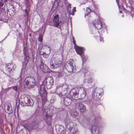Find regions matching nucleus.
Wrapping results in <instances>:
<instances>
[{"label":"nucleus","instance_id":"4468645a","mask_svg":"<svg viewBox=\"0 0 134 134\" xmlns=\"http://www.w3.org/2000/svg\"><path fill=\"white\" fill-rule=\"evenodd\" d=\"M92 24L97 29H100L102 27V24L99 20L93 21Z\"/></svg>","mask_w":134,"mask_h":134},{"label":"nucleus","instance_id":"c03bdc74","mask_svg":"<svg viewBox=\"0 0 134 134\" xmlns=\"http://www.w3.org/2000/svg\"><path fill=\"white\" fill-rule=\"evenodd\" d=\"M42 99L44 102H45L46 101V97H44V98H42Z\"/></svg>","mask_w":134,"mask_h":134},{"label":"nucleus","instance_id":"9d476101","mask_svg":"<svg viewBox=\"0 0 134 134\" xmlns=\"http://www.w3.org/2000/svg\"><path fill=\"white\" fill-rule=\"evenodd\" d=\"M53 84V80L51 77H48L46 79V85L47 88L50 89Z\"/></svg>","mask_w":134,"mask_h":134},{"label":"nucleus","instance_id":"09e8293b","mask_svg":"<svg viewBox=\"0 0 134 134\" xmlns=\"http://www.w3.org/2000/svg\"><path fill=\"white\" fill-rule=\"evenodd\" d=\"M29 35H30V36L31 35V34H29Z\"/></svg>","mask_w":134,"mask_h":134},{"label":"nucleus","instance_id":"79ce46f5","mask_svg":"<svg viewBox=\"0 0 134 134\" xmlns=\"http://www.w3.org/2000/svg\"><path fill=\"white\" fill-rule=\"evenodd\" d=\"M72 37H73V44L74 45V46L75 47V46H77L76 44L75 41L74 40V37L73 36Z\"/></svg>","mask_w":134,"mask_h":134},{"label":"nucleus","instance_id":"49530a36","mask_svg":"<svg viewBox=\"0 0 134 134\" xmlns=\"http://www.w3.org/2000/svg\"><path fill=\"white\" fill-rule=\"evenodd\" d=\"M119 12L120 13H121L122 12L121 10H120L119 11Z\"/></svg>","mask_w":134,"mask_h":134},{"label":"nucleus","instance_id":"a18cd8bd","mask_svg":"<svg viewBox=\"0 0 134 134\" xmlns=\"http://www.w3.org/2000/svg\"><path fill=\"white\" fill-rule=\"evenodd\" d=\"M116 1L118 7L119 8V5L118 0H116Z\"/></svg>","mask_w":134,"mask_h":134},{"label":"nucleus","instance_id":"de8ad7c7","mask_svg":"<svg viewBox=\"0 0 134 134\" xmlns=\"http://www.w3.org/2000/svg\"><path fill=\"white\" fill-rule=\"evenodd\" d=\"M48 48H50V47H49V46H48Z\"/></svg>","mask_w":134,"mask_h":134},{"label":"nucleus","instance_id":"0eeeda50","mask_svg":"<svg viewBox=\"0 0 134 134\" xmlns=\"http://www.w3.org/2000/svg\"><path fill=\"white\" fill-rule=\"evenodd\" d=\"M101 119L99 117L96 118L95 122L92 126L91 131L92 134H99V130L97 127V124H99L100 121Z\"/></svg>","mask_w":134,"mask_h":134},{"label":"nucleus","instance_id":"c756f323","mask_svg":"<svg viewBox=\"0 0 134 134\" xmlns=\"http://www.w3.org/2000/svg\"><path fill=\"white\" fill-rule=\"evenodd\" d=\"M91 12V10L89 8H86V12L85 14V17H86V15L87 16Z\"/></svg>","mask_w":134,"mask_h":134},{"label":"nucleus","instance_id":"4c0bfd02","mask_svg":"<svg viewBox=\"0 0 134 134\" xmlns=\"http://www.w3.org/2000/svg\"><path fill=\"white\" fill-rule=\"evenodd\" d=\"M4 1L9 3L10 4H12V0H4Z\"/></svg>","mask_w":134,"mask_h":134},{"label":"nucleus","instance_id":"bb28decb","mask_svg":"<svg viewBox=\"0 0 134 134\" xmlns=\"http://www.w3.org/2000/svg\"><path fill=\"white\" fill-rule=\"evenodd\" d=\"M57 72L58 73V76L59 77H61L63 76L64 74V71L63 70H62L61 71Z\"/></svg>","mask_w":134,"mask_h":134},{"label":"nucleus","instance_id":"3c124183","mask_svg":"<svg viewBox=\"0 0 134 134\" xmlns=\"http://www.w3.org/2000/svg\"><path fill=\"white\" fill-rule=\"evenodd\" d=\"M72 123H70V124H72Z\"/></svg>","mask_w":134,"mask_h":134},{"label":"nucleus","instance_id":"603ef678","mask_svg":"<svg viewBox=\"0 0 134 134\" xmlns=\"http://www.w3.org/2000/svg\"><path fill=\"white\" fill-rule=\"evenodd\" d=\"M49 51H50V49H49Z\"/></svg>","mask_w":134,"mask_h":134},{"label":"nucleus","instance_id":"2f4dec72","mask_svg":"<svg viewBox=\"0 0 134 134\" xmlns=\"http://www.w3.org/2000/svg\"><path fill=\"white\" fill-rule=\"evenodd\" d=\"M57 6L58 4H55V3L54 4L52 7V11L54 12V10H56Z\"/></svg>","mask_w":134,"mask_h":134},{"label":"nucleus","instance_id":"c9c22d12","mask_svg":"<svg viewBox=\"0 0 134 134\" xmlns=\"http://www.w3.org/2000/svg\"><path fill=\"white\" fill-rule=\"evenodd\" d=\"M42 55L43 57L46 58H47L48 57V55L46 54L45 53H42Z\"/></svg>","mask_w":134,"mask_h":134},{"label":"nucleus","instance_id":"473e14b6","mask_svg":"<svg viewBox=\"0 0 134 134\" xmlns=\"http://www.w3.org/2000/svg\"><path fill=\"white\" fill-rule=\"evenodd\" d=\"M91 34H95L94 35V36L96 38H97V36L98 37L99 35V33L98 31L96 32V33H95V32H93L91 31Z\"/></svg>","mask_w":134,"mask_h":134},{"label":"nucleus","instance_id":"cd10ccee","mask_svg":"<svg viewBox=\"0 0 134 134\" xmlns=\"http://www.w3.org/2000/svg\"><path fill=\"white\" fill-rule=\"evenodd\" d=\"M68 134H78V132L77 130L76 129H74L72 132H68Z\"/></svg>","mask_w":134,"mask_h":134},{"label":"nucleus","instance_id":"58836bf2","mask_svg":"<svg viewBox=\"0 0 134 134\" xmlns=\"http://www.w3.org/2000/svg\"><path fill=\"white\" fill-rule=\"evenodd\" d=\"M24 59L26 61H27L29 59L28 55H24Z\"/></svg>","mask_w":134,"mask_h":134},{"label":"nucleus","instance_id":"9b49d317","mask_svg":"<svg viewBox=\"0 0 134 134\" xmlns=\"http://www.w3.org/2000/svg\"><path fill=\"white\" fill-rule=\"evenodd\" d=\"M59 16L58 15H57L55 16L54 17L53 21L52 24H51V25L56 27L59 26L61 22L59 20Z\"/></svg>","mask_w":134,"mask_h":134},{"label":"nucleus","instance_id":"e433bc0d","mask_svg":"<svg viewBox=\"0 0 134 134\" xmlns=\"http://www.w3.org/2000/svg\"><path fill=\"white\" fill-rule=\"evenodd\" d=\"M74 116V117H76L78 115V114L76 111H75L73 113Z\"/></svg>","mask_w":134,"mask_h":134},{"label":"nucleus","instance_id":"37998d69","mask_svg":"<svg viewBox=\"0 0 134 134\" xmlns=\"http://www.w3.org/2000/svg\"><path fill=\"white\" fill-rule=\"evenodd\" d=\"M100 41L101 42H103L104 40H103V38L102 37H101L100 36Z\"/></svg>","mask_w":134,"mask_h":134},{"label":"nucleus","instance_id":"39448f33","mask_svg":"<svg viewBox=\"0 0 134 134\" xmlns=\"http://www.w3.org/2000/svg\"><path fill=\"white\" fill-rule=\"evenodd\" d=\"M23 84L25 86L30 88L36 85V82L33 77H28L24 80Z\"/></svg>","mask_w":134,"mask_h":134},{"label":"nucleus","instance_id":"6e6552de","mask_svg":"<svg viewBox=\"0 0 134 134\" xmlns=\"http://www.w3.org/2000/svg\"><path fill=\"white\" fill-rule=\"evenodd\" d=\"M103 90L102 88L96 89L92 94V98L94 100H98L101 98Z\"/></svg>","mask_w":134,"mask_h":134},{"label":"nucleus","instance_id":"7ed1b4c3","mask_svg":"<svg viewBox=\"0 0 134 134\" xmlns=\"http://www.w3.org/2000/svg\"><path fill=\"white\" fill-rule=\"evenodd\" d=\"M7 11V14H9L10 16H13L15 14L14 10L11 9L8 10L7 6L4 4L3 2H0V14H4L6 13L5 10Z\"/></svg>","mask_w":134,"mask_h":134},{"label":"nucleus","instance_id":"2eb2a0df","mask_svg":"<svg viewBox=\"0 0 134 134\" xmlns=\"http://www.w3.org/2000/svg\"><path fill=\"white\" fill-rule=\"evenodd\" d=\"M40 67L42 71L45 73H49L51 72L50 69L42 62H41Z\"/></svg>","mask_w":134,"mask_h":134},{"label":"nucleus","instance_id":"6ab92c4d","mask_svg":"<svg viewBox=\"0 0 134 134\" xmlns=\"http://www.w3.org/2000/svg\"><path fill=\"white\" fill-rule=\"evenodd\" d=\"M66 69L69 72L73 73L74 71H75V68L74 65L67 66Z\"/></svg>","mask_w":134,"mask_h":134},{"label":"nucleus","instance_id":"b1692460","mask_svg":"<svg viewBox=\"0 0 134 134\" xmlns=\"http://www.w3.org/2000/svg\"><path fill=\"white\" fill-rule=\"evenodd\" d=\"M81 89L82 90L83 93L81 94V99H83L84 98L86 95V92L84 88L82 87Z\"/></svg>","mask_w":134,"mask_h":134},{"label":"nucleus","instance_id":"412c9836","mask_svg":"<svg viewBox=\"0 0 134 134\" xmlns=\"http://www.w3.org/2000/svg\"><path fill=\"white\" fill-rule=\"evenodd\" d=\"M79 107L81 112H83L85 111L86 109L85 107L83 104L80 103L79 104Z\"/></svg>","mask_w":134,"mask_h":134},{"label":"nucleus","instance_id":"f257e3e1","mask_svg":"<svg viewBox=\"0 0 134 134\" xmlns=\"http://www.w3.org/2000/svg\"><path fill=\"white\" fill-rule=\"evenodd\" d=\"M68 90V85L64 84L58 87L56 91L57 94L59 97L66 96V97L63 98V104L66 106L70 105L73 101V99L70 97H69L67 95L66 93Z\"/></svg>","mask_w":134,"mask_h":134},{"label":"nucleus","instance_id":"a878e982","mask_svg":"<svg viewBox=\"0 0 134 134\" xmlns=\"http://www.w3.org/2000/svg\"><path fill=\"white\" fill-rule=\"evenodd\" d=\"M73 62V60L72 59H70L67 62L66 65L67 66L69 65H74Z\"/></svg>","mask_w":134,"mask_h":134},{"label":"nucleus","instance_id":"72a5a7b5","mask_svg":"<svg viewBox=\"0 0 134 134\" xmlns=\"http://www.w3.org/2000/svg\"><path fill=\"white\" fill-rule=\"evenodd\" d=\"M38 41L40 42H42V35L41 34L39 35L38 38Z\"/></svg>","mask_w":134,"mask_h":134},{"label":"nucleus","instance_id":"f3484780","mask_svg":"<svg viewBox=\"0 0 134 134\" xmlns=\"http://www.w3.org/2000/svg\"><path fill=\"white\" fill-rule=\"evenodd\" d=\"M71 4H68V11L70 15H74V12H75V7L72 8L71 7Z\"/></svg>","mask_w":134,"mask_h":134},{"label":"nucleus","instance_id":"f8f14e48","mask_svg":"<svg viewBox=\"0 0 134 134\" xmlns=\"http://www.w3.org/2000/svg\"><path fill=\"white\" fill-rule=\"evenodd\" d=\"M38 124L35 122H33L31 124H28L25 126V128L29 131L33 129H36L38 126Z\"/></svg>","mask_w":134,"mask_h":134},{"label":"nucleus","instance_id":"1a4fd4ad","mask_svg":"<svg viewBox=\"0 0 134 134\" xmlns=\"http://www.w3.org/2000/svg\"><path fill=\"white\" fill-rule=\"evenodd\" d=\"M15 66L13 63H9L6 64L5 69L8 71L10 75H11L12 73L14 70Z\"/></svg>","mask_w":134,"mask_h":134},{"label":"nucleus","instance_id":"ddd939ff","mask_svg":"<svg viewBox=\"0 0 134 134\" xmlns=\"http://www.w3.org/2000/svg\"><path fill=\"white\" fill-rule=\"evenodd\" d=\"M46 110H45V112L46 113V119H45L46 123L48 124H49L51 121V115L52 113H50V111L49 110L47 111Z\"/></svg>","mask_w":134,"mask_h":134},{"label":"nucleus","instance_id":"f03ea898","mask_svg":"<svg viewBox=\"0 0 134 134\" xmlns=\"http://www.w3.org/2000/svg\"><path fill=\"white\" fill-rule=\"evenodd\" d=\"M16 102L17 103H18L19 104L21 103L28 106H32L33 104L32 99L30 96L26 95H21L19 99H17L16 100Z\"/></svg>","mask_w":134,"mask_h":134},{"label":"nucleus","instance_id":"dca6fc26","mask_svg":"<svg viewBox=\"0 0 134 134\" xmlns=\"http://www.w3.org/2000/svg\"><path fill=\"white\" fill-rule=\"evenodd\" d=\"M74 48L78 54L81 55V54H83L82 48L78 47V46H75Z\"/></svg>","mask_w":134,"mask_h":134},{"label":"nucleus","instance_id":"a19ab883","mask_svg":"<svg viewBox=\"0 0 134 134\" xmlns=\"http://www.w3.org/2000/svg\"><path fill=\"white\" fill-rule=\"evenodd\" d=\"M13 89L15 91H16L18 90V87L17 86H15L13 87Z\"/></svg>","mask_w":134,"mask_h":134},{"label":"nucleus","instance_id":"a211bd4d","mask_svg":"<svg viewBox=\"0 0 134 134\" xmlns=\"http://www.w3.org/2000/svg\"><path fill=\"white\" fill-rule=\"evenodd\" d=\"M30 11V8L29 7H27V9H25L24 10L23 12V15L24 19H27L28 15Z\"/></svg>","mask_w":134,"mask_h":134},{"label":"nucleus","instance_id":"393cba45","mask_svg":"<svg viewBox=\"0 0 134 134\" xmlns=\"http://www.w3.org/2000/svg\"><path fill=\"white\" fill-rule=\"evenodd\" d=\"M85 82H87L88 83L90 84L92 83L94 81L93 79L91 77L85 79Z\"/></svg>","mask_w":134,"mask_h":134},{"label":"nucleus","instance_id":"ea45409f","mask_svg":"<svg viewBox=\"0 0 134 134\" xmlns=\"http://www.w3.org/2000/svg\"><path fill=\"white\" fill-rule=\"evenodd\" d=\"M3 119L2 118H0V125H2L3 124Z\"/></svg>","mask_w":134,"mask_h":134},{"label":"nucleus","instance_id":"8fccbe9b","mask_svg":"<svg viewBox=\"0 0 134 134\" xmlns=\"http://www.w3.org/2000/svg\"><path fill=\"white\" fill-rule=\"evenodd\" d=\"M122 17H123V15H122Z\"/></svg>","mask_w":134,"mask_h":134},{"label":"nucleus","instance_id":"c85d7f7f","mask_svg":"<svg viewBox=\"0 0 134 134\" xmlns=\"http://www.w3.org/2000/svg\"><path fill=\"white\" fill-rule=\"evenodd\" d=\"M80 56L81 57L83 62H85L87 59V57L85 56V55L83 54H81V55Z\"/></svg>","mask_w":134,"mask_h":134},{"label":"nucleus","instance_id":"f704fd0d","mask_svg":"<svg viewBox=\"0 0 134 134\" xmlns=\"http://www.w3.org/2000/svg\"><path fill=\"white\" fill-rule=\"evenodd\" d=\"M81 71L85 74L88 72V70L86 69H82Z\"/></svg>","mask_w":134,"mask_h":134},{"label":"nucleus","instance_id":"20e7f679","mask_svg":"<svg viewBox=\"0 0 134 134\" xmlns=\"http://www.w3.org/2000/svg\"><path fill=\"white\" fill-rule=\"evenodd\" d=\"M79 90L78 87H75L72 89L68 93L67 92V95L69 97H70L72 99L77 100L79 99L78 97Z\"/></svg>","mask_w":134,"mask_h":134},{"label":"nucleus","instance_id":"aec40b11","mask_svg":"<svg viewBox=\"0 0 134 134\" xmlns=\"http://www.w3.org/2000/svg\"><path fill=\"white\" fill-rule=\"evenodd\" d=\"M41 95L45 93L46 92V90L44 86V85L42 84L40 85V88L38 89Z\"/></svg>","mask_w":134,"mask_h":134},{"label":"nucleus","instance_id":"7c9ffc66","mask_svg":"<svg viewBox=\"0 0 134 134\" xmlns=\"http://www.w3.org/2000/svg\"><path fill=\"white\" fill-rule=\"evenodd\" d=\"M129 2L131 6L133 8H134V0H129Z\"/></svg>","mask_w":134,"mask_h":134},{"label":"nucleus","instance_id":"4be33fe9","mask_svg":"<svg viewBox=\"0 0 134 134\" xmlns=\"http://www.w3.org/2000/svg\"><path fill=\"white\" fill-rule=\"evenodd\" d=\"M5 111L8 114L12 112V108L11 105H9L6 106Z\"/></svg>","mask_w":134,"mask_h":134},{"label":"nucleus","instance_id":"5701e85b","mask_svg":"<svg viewBox=\"0 0 134 134\" xmlns=\"http://www.w3.org/2000/svg\"><path fill=\"white\" fill-rule=\"evenodd\" d=\"M27 45L26 44L24 45L23 47V52L24 55H28V51L27 50Z\"/></svg>","mask_w":134,"mask_h":134},{"label":"nucleus","instance_id":"423d86ee","mask_svg":"<svg viewBox=\"0 0 134 134\" xmlns=\"http://www.w3.org/2000/svg\"><path fill=\"white\" fill-rule=\"evenodd\" d=\"M61 63L58 58L52 59L50 63V67L53 70L61 66Z\"/></svg>","mask_w":134,"mask_h":134}]
</instances>
